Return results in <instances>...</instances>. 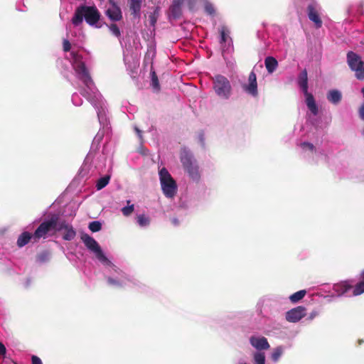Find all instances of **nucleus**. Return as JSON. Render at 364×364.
<instances>
[{
  "mask_svg": "<svg viewBox=\"0 0 364 364\" xmlns=\"http://www.w3.org/2000/svg\"><path fill=\"white\" fill-rule=\"evenodd\" d=\"M100 12L95 6L81 5L75 11L72 23L77 26L82 23L83 18L90 26H96L100 19Z\"/></svg>",
  "mask_w": 364,
  "mask_h": 364,
  "instance_id": "f257e3e1",
  "label": "nucleus"
},
{
  "mask_svg": "<svg viewBox=\"0 0 364 364\" xmlns=\"http://www.w3.org/2000/svg\"><path fill=\"white\" fill-rule=\"evenodd\" d=\"M180 159L189 177L194 181H198L200 178L199 168L193 155L188 150L183 149L180 154Z\"/></svg>",
  "mask_w": 364,
  "mask_h": 364,
  "instance_id": "f03ea898",
  "label": "nucleus"
},
{
  "mask_svg": "<svg viewBox=\"0 0 364 364\" xmlns=\"http://www.w3.org/2000/svg\"><path fill=\"white\" fill-rule=\"evenodd\" d=\"M159 174L163 193L166 198H173L177 193L176 181L166 168H162Z\"/></svg>",
  "mask_w": 364,
  "mask_h": 364,
  "instance_id": "7ed1b4c3",
  "label": "nucleus"
},
{
  "mask_svg": "<svg viewBox=\"0 0 364 364\" xmlns=\"http://www.w3.org/2000/svg\"><path fill=\"white\" fill-rule=\"evenodd\" d=\"M59 220V215H52L49 220H45L40 224L33 233V242H37L41 238H46L51 231L56 230Z\"/></svg>",
  "mask_w": 364,
  "mask_h": 364,
  "instance_id": "20e7f679",
  "label": "nucleus"
},
{
  "mask_svg": "<svg viewBox=\"0 0 364 364\" xmlns=\"http://www.w3.org/2000/svg\"><path fill=\"white\" fill-rule=\"evenodd\" d=\"M213 89L215 93L224 99H228L231 94L230 81L223 75H217L213 77Z\"/></svg>",
  "mask_w": 364,
  "mask_h": 364,
  "instance_id": "39448f33",
  "label": "nucleus"
},
{
  "mask_svg": "<svg viewBox=\"0 0 364 364\" xmlns=\"http://www.w3.org/2000/svg\"><path fill=\"white\" fill-rule=\"evenodd\" d=\"M347 63L351 70L355 72L358 80H364V62L357 53L349 51L347 53Z\"/></svg>",
  "mask_w": 364,
  "mask_h": 364,
  "instance_id": "423d86ee",
  "label": "nucleus"
},
{
  "mask_svg": "<svg viewBox=\"0 0 364 364\" xmlns=\"http://www.w3.org/2000/svg\"><path fill=\"white\" fill-rule=\"evenodd\" d=\"M81 240L86 246V247L92 252L95 257L102 263H108L109 261L104 255L100 246L97 242L87 233L82 234Z\"/></svg>",
  "mask_w": 364,
  "mask_h": 364,
  "instance_id": "0eeeda50",
  "label": "nucleus"
},
{
  "mask_svg": "<svg viewBox=\"0 0 364 364\" xmlns=\"http://www.w3.org/2000/svg\"><path fill=\"white\" fill-rule=\"evenodd\" d=\"M73 68L75 72L80 75V79L82 80L87 88L90 90L91 87L94 85V82L89 74L85 63L83 62L80 64L74 65Z\"/></svg>",
  "mask_w": 364,
  "mask_h": 364,
  "instance_id": "6e6552de",
  "label": "nucleus"
},
{
  "mask_svg": "<svg viewBox=\"0 0 364 364\" xmlns=\"http://www.w3.org/2000/svg\"><path fill=\"white\" fill-rule=\"evenodd\" d=\"M318 5L316 2L312 1L307 6V14L310 21L314 22L315 26L319 28L322 26V20L320 17Z\"/></svg>",
  "mask_w": 364,
  "mask_h": 364,
  "instance_id": "1a4fd4ad",
  "label": "nucleus"
},
{
  "mask_svg": "<svg viewBox=\"0 0 364 364\" xmlns=\"http://www.w3.org/2000/svg\"><path fill=\"white\" fill-rule=\"evenodd\" d=\"M243 90L253 97L258 95L257 76L254 71H252L248 77V84L243 85Z\"/></svg>",
  "mask_w": 364,
  "mask_h": 364,
  "instance_id": "9d476101",
  "label": "nucleus"
},
{
  "mask_svg": "<svg viewBox=\"0 0 364 364\" xmlns=\"http://www.w3.org/2000/svg\"><path fill=\"white\" fill-rule=\"evenodd\" d=\"M306 316V309L302 306H297L286 314V319L289 322H297Z\"/></svg>",
  "mask_w": 364,
  "mask_h": 364,
  "instance_id": "9b49d317",
  "label": "nucleus"
},
{
  "mask_svg": "<svg viewBox=\"0 0 364 364\" xmlns=\"http://www.w3.org/2000/svg\"><path fill=\"white\" fill-rule=\"evenodd\" d=\"M250 343L255 348L258 350H268L270 347L267 339L264 336H251L250 338Z\"/></svg>",
  "mask_w": 364,
  "mask_h": 364,
  "instance_id": "f8f14e48",
  "label": "nucleus"
},
{
  "mask_svg": "<svg viewBox=\"0 0 364 364\" xmlns=\"http://www.w3.org/2000/svg\"><path fill=\"white\" fill-rule=\"evenodd\" d=\"M105 14L112 21H119L123 18L122 10L119 6H114L107 9L105 11Z\"/></svg>",
  "mask_w": 364,
  "mask_h": 364,
  "instance_id": "ddd939ff",
  "label": "nucleus"
},
{
  "mask_svg": "<svg viewBox=\"0 0 364 364\" xmlns=\"http://www.w3.org/2000/svg\"><path fill=\"white\" fill-rule=\"evenodd\" d=\"M183 4L182 0H173L171 6L169 8L171 16L174 19H178L181 16L182 10L181 5Z\"/></svg>",
  "mask_w": 364,
  "mask_h": 364,
  "instance_id": "4468645a",
  "label": "nucleus"
},
{
  "mask_svg": "<svg viewBox=\"0 0 364 364\" xmlns=\"http://www.w3.org/2000/svg\"><path fill=\"white\" fill-rule=\"evenodd\" d=\"M304 94L306 96V103L308 108L313 114L316 115L318 112V109L316 104L313 95L309 93L308 90H306V92H304Z\"/></svg>",
  "mask_w": 364,
  "mask_h": 364,
  "instance_id": "2eb2a0df",
  "label": "nucleus"
},
{
  "mask_svg": "<svg viewBox=\"0 0 364 364\" xmlns=\"http://www.w3.org/2000/svg\"><path fill=\"white\" fill-rule=\"evenodd\" d=\"M142 1L143 0H129V9L134 17L140 16Z\"/></svg>",
  "mask_w": 364,
  "mask_h": 364,
  "instance_id": "dca6fc26",
  "label": "nucleus"
},
{
  "mask_svg": "<svg viewBox=\"0 0 364 364\" xmlns=\"http://www.w3.org/2000/svg\"><path fill=\"white\" fill-rule=\"evenodd\" d=\"M353 285L350 284L349 282H342L334 286L335 291L338 293V296H341L348 292L350 289H352Z\"/></svg>",
  "mask_w": 364,
  "mask_h": 364,
  "instance_id": "f3484780",
  "label": "nucleus"
},
{
  "mask_svg": "<svg viewBox=\"0 0 364 364\" xmlns=\"http://www.w3.org/2000/svg\"><path fill=\"white\" fill-rule=\"evenodd\" d=\"M327 100L332 104H338L342 99V94L338 90H331L326 95Z\"/></svg>",
  "mask_w": 364,
  "mask_h": 364,
  "instance_id": "a211bd4d",
  "label": "nucleus"
},
{
  "mask_svg": "<svg viewBox=\"0 0 364 364\" xmlns=\"http://www.w3.org/2000/svg\"><path fill=\"white\" fill-rule=\"evenodd\" d=\"M33 240V234H31L28 232H22L17 239V246L18 247H23L25 245H26L31 240Z\"/></svg>",
  "mask_w": 364,
  "mask_h": 364,
  "instance_id": "6ab92c4d",
  "label": "nucleus"
},
{
  "mask_svg": "<svg viewBox=\"0 0 364 364\" xmlns=\"http://www.w3.org/2000/svg\"><path fill=\"white\" fill-rule=\"evenodd\" d=\"M264 65L269 73H272L278 66V62L274 57L268 56L264 60Z\"/></svg>",
  "mask_w": 364,
  "mask_h": 364,
  "instance_id": "aec40b11",
  "label": "nucleus"
},
{
  "mask_svg": "<svg viewBox=\"0 0 364 364\" xmlns=\"http://www.w3.org/2000/svg\"><path fill=\"white\" fill-rule=\"evenodd\" d=\"M298 82L303 92H306V90H308V77L306 69L301 72Z\"/></svg>",
  "mask_w": 364,
  "mask_h": 364,
  "instance_id": "412c9836",
  "label": "nucleus"
},
{
  "mask_svg": "<svg viewBox=\"0 0 364 364\" xmlns=\"http://www.w3.org/2000/svg\"><path fill=\"white\" fill-rule=\"evenodd\" d=\"M354 296H359L364 293V271L360 274L359 282L353 287Z\"/></svg>",
  "mask_w": 364,
  "mask_h": 364,
  "instance_id": "4be33fe9",
  "label": "nucleus"
},
{
  "mask_svg": "<svg viewBox=\"0 0 364 364\" xmlns=\"http://www.w3.org/2000/svg\"><path fill=\"white\" fill-rule=\"evenodd\" d=\"M160 15V8L156 6L154 8V10L152 13H151L149 16V25L152 27H155L157 20Z\"/></svg>",
  "mask_w": 364,
  "mask_h": 364,
  "instance_id": "5701e85b",
  "label": "nucleus"
},
{
  "mask_svg": "<svg viewBox=\"0 0 364 364\" xmlns=\"http://www.w3.org/2000/svg\"><path fill=\"white\" fill-rule=\"evenodd\" d=\"M76 236V232L73 226L65 230V233L63 236V240L70 241L73 240Z\"/></svg>",
  "mask_w": 364,
  "mask_h": 364,
  "instance_id": "b1692460",
  "label": "nucleus"
},
{
  "mask_svg": "<svg viewBox=\"0 0 364 364\" xmlns=\"http://www.w3.org/2000/svg\"><path fill=\"white\" fill-rule=\"evenodd\" d=\"M110 176L107 175L99 178L96 183V188L97 190H101L105 188L109 182Z\"/></svg>",
  "mask_w": 364,
  "mask_h": 364,
  "instance_id": "393cba45",
  "label": "nucleus"
},
{
  "mask_svg": "<svg viewBox=\"0 0 364 364\" xmlns=\"http://www.w3.org/2000/svg\"><path fill=\"white\" fill-rule=\"evenodd\" d=\"M255 364H265V355L262 352H256L253 355Z\"/></svg>",
  "mask_w": 364,
  "mask_h": 364,
  "instance_id": "a878e982",
  "label": "nucleus"
},
{
  "mask_svg": "<svg viewBox=\"0 0 364 364\" xmlns=\"http://www.w3.org/2000/svg\"><path fill=\"white\" fill-rule=\"evenodd\" d=\"M70 56L73 60V66H74V65L83 63L82 55L79 54L77 52L72 51L70 53Z\"/></svg>",
  "mask_w": 364,
  "mask_h": 364,
  "instance_id": "bb28decb",
  "label": "nucleus"
},
{
  "mask_svg": "<svg viewBox=\"0 0 364 364\" xmlns=\"http://www.w3.org/2000/svg\"><path fill=\"white\" fill-rule=\"evenodd\" d=\"M283 353V349L281 346L277 347L272 353L271 358L273 361L276 362L279 360Z\"/></svg>",
  "mask_w": 364,
  "mask_h": 364,
  "instance_id": "cd10ccee",
  "label": "nucleus"
},
{
  "mask_svg": "<svg viewBox=\"0 0 364 364\" xmlns=\"http://www.w3.org/2000/svg\"><path fill=\"white\" fill-rule=\"evenodd\" d=\"M109 30L110 32L117 38H119L121 36V31L118 26L115 23H111L108 26Z\"/></svg>",
  "mask_w": 364,
  "mask_h": 364,
  "instance_id": "c85d7f7f",
  "label": "nucleus"
},
{
  "mask_svg": "<svg viewBox=\"0 0 364 364\" xmlns=\"http://www.w3.org/2000/svg\"><path fill=\"white\" fill-rule=\"evenodd\" d=\"M88 228L92 232H96L102 229V224L99 221H92L90 223Z\"/></svg>",
  "mask_w": 364,
  "mask_h": 364,
  "instance_id": "c756f323",
  "label": "nucleus"
},
{
  "mask_svg": "<svg viewBox=\"0 0 364 364\" xmlns=\"http://www.w3.org/2000/svg\"><path fill=\"white\" fill-rule=\"evenodd\" d=\"M137 223L141 227L146 226L149 224L150 220L145 215H139L137 216Z\"/></svg>",
  "mask_w": 364,
  "mask_h": 364,
  "instance_id": "7c9ffc66",
  "label": "nucleus"
},
{
  "mask_svg": "<svg viewBox=\"0 0 364 364\" xmlns=\"http://www.w3.org/2000/svg\"><path fill=\"white\" fill-rule=\"evenodd\" d=\"M151 85L154 89L159 90V82L158 77L154 71L151 73Z\"/></svg>",
  "mask_w": 364,
  "mask_h": 364,
  "instance_id": "2f4dec72",
  "label": "nucleus"
},
{
  "mask_svg": "<svg viewBox=\"0 0 364 364\" xmlns=\"http://www.w3.org/2000/svg\"><path fill=\"white\" fill-rule=\"evenodd\" d=\"M205 11L210 15H214L215 14V9L214 6L211 3H206L205 5Z\"/></svg>",
  "mask_w": 364,
  "mask_h": 364,
  "instance_id": "473e14b6",
  "label": "nucleus"
},
{
  "mask_svg": "<svg viewBox=\"0 0 364 364\" xmlns=\"http://www.w3.org/2000/svg\"><path fill=\"white\" fill-rule=\"evenodd\" d=\"M227 28L225 26H222L220 33V43H224L227 41L228 35L226 33Z\"/></svg>",
  "mask_w": 364,
  "mask_h": 364,
  "instance_id": "72a5a7b5",
  "label": "nucleus"
},
{
  "mask_svg": "<svg viewBox=\"0 0 364 364\" xmlns=\"http://www.w3.org/2000/svg\"><path fill=\"white\" fill-rule=\"evenodd\" d=\"M134 211V205H131L129 206L124 207L122 209V212L124 215L129 216Z\"/></svg>",
  "mask_w": 364,
  "mask_h": 364,
  "instance_id": "f704fd0d",
  "label": "nucleus"
},
{
  "mask_svg": "<svg viewBox=\"0 0 364 364\" xmlns=\"http://www.w3.org/2000/svg\"><path fill=\"white\" fill-rule=\"evenodd\" d=\"M71 226H72L71 225H69L65 220H63L60 223L58 228V225L56 226V230H55V232L60 231L61 230H66Z\"/></svg>",
  "mask_w": 364,
  "mask_h": 364,
  "instance_id": "c9c22d12",
  "label": "nucleus"
},
{
  "mask_svg": "<svg viewBox=\"0 0 364 364\" xmlns=\"http://www.w3.org/2000/svg\"><path fill=\"white\" fill-rule=\"evenodd\" d=\"M48 253L43 252L37 255V259L41 262H44L48 260Z\"/></svg>",
  "mask_w": 364,
  "mask_h": 364,
  "instance_id": "e433bc0d",
  "label": "nucleus"
},
{
  "mask_svg": "<svg viewBox=\"0 0 364 364\" xmlns=\"http://www.w3.org/2000/svg\"><path fill=\"white\" fill-rule=\"evenodd\" d=\"M63 48L65 52H68L70 50L71 44L68 40L65 39L63 42Z\"/></svg>",
  "mask_w": 364,
  "mask_h": 364,
  "instance_id": "4c0bfd02",
  "label": "nucleus"
},
{
  "mask_svg": "<svg viewBox=\"0 0 364 364\" xmlns=\"http://www.w3.org/2000/svg\"><path fill=\"white\" fill-rule=\"evenodd\" d=\"M80 94L87 100H91L92 97V94L85 88L82 89Z\"/></svg>",
  "mask_w": 364,
  "mask_h": 364,
  "instance_id": "58836bf2",
  "label": "nucleus"
},
{
  "mask_svg": "<svg viewBox=\"0 0 364 364\" xmlns=\"http://www.w3.org/2000/svg\"><path fill=\"white\" fill-rule=\"evenodd\" d=\"M107 282L109 283V284L110 285H115V286H121L120 283L119 282V281L114 279H112L111 277H109L107 279Z\"/></svg>",
  "mask_w": 364,
  "mask_h": 364,
  "instance_id": "ea45409f",
  "label": "nucleus"
},
{
  "mask_svg": "<svg viewBox=\"0 0 364 364\" xmlns=\"http://www.w3.org/2000/svg\"><path fill=\"white\" fill-rule=\"evenodd\" d=\"M301 146L303 148H307L310 151H313L314 149V146L312 144L309 143V142H304V143H302L301 144Z\"/></svg>",
  "mask_w": 364,
  "mask_h": 364,
  "instance_id": "a19ab883",
  "label": "nucleus"
},
{
  "mask_svg": "<svg viewBox=\"0 0 364 364\" xmlns=\"http://www.w3.org/2000/svg\"><path fill=\"white\" fill-rule=\"evenodd\" d=\"M32 364H43L41 360L36 355L31 357Z\"/></svg>",
  "mask_w": 364,
  "mask_h": 364,
  "instance_id": "79ce46f5",
  "label": "nucleus"
},
{
  "mask_svg": "<svg viewBox=\"0 0 364 364\" xmlns=\"http://www.w3.org/2000/svg\"><path fill=\"white\" fill-rule=\"evenodd\" d=\"M6 353V349L5 346L1 342H0V357L5 355Z\"/></svg>",
  "mask_w": 364,
  "mask_h": 364,
  "instance_id": "37998d69",
  "label": "nucleus"
},
{
  "mask_svg": "<svg viewBox=\"0 0 364 364\" xmlns=\"http://www.w3.org/2000/svg\"><path fill=\"white\" fill-rule=\"evenodd\" d=\"M306 291L303 289L293 293L291 296H305Z\"/></svg>",
  "mask_w": 364,
  "mask_h": 364,
  "instance_id": "c03bdc74",
  "label": "nucleus"
},
{
  "mask_svg": "<svg viewBox=\"0 0 364 364\" xmlns=\"http://www.w3.org/2000/svg\"><path fill=\"white\" fill-rule=\"evenodd\" d=\"M359 115L360 119L364 121V103L360 107Z\"/></svg>",
  "mask_w": 364,
  "mask_h": 364,
  "instance_id": "a18cd8bd",
  "label": "nucleus"
},
{
  "mask_svg": "<svg viewBox=\"0 0 364 364\" xmlns=\"http://www.w3.org/2000/svg\"><path fill=\"white\" fill-rule=\"evenodd\" d=\"M291 301L293 302V303H296L298 302L300 299H301L303 297H289Z\"/></svg>",
  "mask_w": 364,
  "mask_h": 364,
  "instance_id": "49530a36",
  "label": "nucleus"
},
{
  "mask_svg": "<svg viewBox=\"0 0 364 364\" xmlns=\"http://www.w3.org/2000/svg\"><path fill=\"white\" fill-rule=\"evenodd\" d=\"M109 4H110L111 7H113L114 6H118V4L115 1V0H109Z\"/></svg>",
  "mask_w": 364,
  "mask_h": 364,
  "instance_id": "de8ad7c7",
  "label": "nucleus"
},
{
  "mask_svg": "<svg viewBox=\"0 0 364 364\" xmlns=\"http://www.w3.org/2000/svg\"><path fill=\"white\" fill-rule=\"evenodd\" d=\"M171 223L174 225H178L179 224V221L177 218H172L171 219Z\"/></svg>",
  "mask_w": 364,
  "mask_h": 364,
  "instance_id": "09e8293b",
  "label": "nucleus"
},
{
  "mask_svg": "<svg viewBox=\"0 0 364 364\" xmlns=\"http://www.w3.org/2000/svg\"><path fill=\"white\" fill-rule=\"evenodd\" d=\"M135 130L137 132L139 136L141 138V131L137 127L135 128Z\"/></svg>",
  "mask_w": 364,
  "mask_h": 364,
  "instance_id": "8fccbe9b",
  "label": "nucleus"
},
{
  "mask_svg": "<svg viewBox=\"0 0 364 364\" xmlns=\"http://www.w3.org/2000/svg\"><path fill=\"white\" fill-rule=\"evenodd\" d=\"M363 134L364 135V128H363Z\"/></svg>",
  "mask_w": 364,
  "mask_h": 364,
  "instance_id": "3c124183",
  "label": "nucleus"
}]
</instances>
